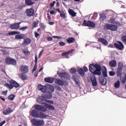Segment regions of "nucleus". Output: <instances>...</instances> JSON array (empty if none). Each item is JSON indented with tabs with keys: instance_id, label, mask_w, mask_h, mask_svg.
Instances as JSON below:
<instances>
[{
	"instance_id": "1",
	"label": "nucleus",
	"mask_w": 126,
	"mask_h": 126,
	"mask_svg": "<svg viewBox=\"0 0 126 126\" xmlns=\"http://www.w3.org/2000/svg\"><path fill=\"white\" fill-rule=\"evenodd\" d=\"M101 67L99 64H90L89 65V70L94 75H100L101 74Z\"/></svg>"
},
{
	"instance_id": "2",
	"label": "nucleus",
	"mask_w": 126,
	"mask_h": 126,
	"mask_svg": "<svg viewBox=\"0 0 126 126\" xmlns=\"http://www.w3.org/2000/svg\"><path fill=\"white\" fill-rule=\"evenodd\" d=\"M31 115L33 118H40V119H46L47 118V115H45L43 112L38 111L35 109L32 110Z\"/></svg>"
},
{
	"instance_id": "3",
	"label": "nucleus",
	"mask_w": 126,
	"mask_h": 126,
	"mask_svg": "<svg viewBox=\"0 0 126 126\" xmlns=\"http://www.w3.org/2000/svg\"><path fill=\"white\" fill-rule=\"evenodd\" d=\"M9 83L10 84L6 83L5 84V86L8 87L9 89H13L14 87H15V88H18V87L20 86V85H19L18 83L13 80H10Z\"/></svg>"
},
{
	"instance_id": "4",
	"label": "nucleus",
	"mask_w": 126,
	"mask_h": 126,
	"mask_svg": "<svg viewBox=\"0 0 126 126\" xmlns=\"http://www.w3.org/2000/svg\"><path fill=\"white\" fill-rule=\"evenodd\" d=\"M8 35H9L10 36H11V35H16L15 38V39H16V40H21L22 39H25V34H20V32H11L8 33Z\"/></svg>"
},
{
	"instance_id": "5",
	"label": "nucleus",
	"mask_w": 126,
	"mask_h": 126,
	"mask_svg": "<svg viewBox=\"0 0 126 126\" xmlns=\"http://www.w3.org/2000/svg\"><path fill=\"white\" fill-rule=\"evenodd\" d=\"M5 63H6V64L12 65H16V64H17L16 63V60L10 57H7L5 59Z\"/></svg>"
},
{
	"instance_id": "6",
	"label": "nucleus",
	"mask_w": 126,
	"mask_h": 126,
	"mask_svg": "<svg viewBox=\"0 0 126 126\" xmlns=\"http://www.w3.org/2000/svg\"><path fill=\"white\" fill-rule=\"evenodd\" d=\"M32 123L33 124V126H44L45 122H44V120H38L33 119L32 120Z\"/></svg>"
},
{
	"instance_id": "7",
	"label": "nucleus",
	"mask_w": 126,
	"mask_h": 126,
	"mask_svg": "<svg viewBox=\"0 0 126 126\" xmlns=\"http://www.w3.org/2000/svg\"><path fill=\"white\" fill-rule=\"evenodd\" d=\"M114 47L120 51H123L125 49V46L123 44V42L119 40L114 43Z\"/></svg>"
},
{
	"instance_id": "8",
	"label": "nucleus",
	"mask_w": 126,
	"mask_h": 126,
	"mask_svg": "<svg viewBox=\"0 0 126 126\" xmlns=\"http://www.w3.org/2000/svg\"><path fill=\"white\" fill-rule=\"evenodd\" d=\"M83 26L92 27L93 28H94V27L96 26V25L93 22H92L91 21H88L87 22V20H84L83 24Z\"/></svg>"
},
{
	"instance_id": "9",
	"label": "nucleus",
	"mask_w": 126,
	"mask_h": 126,
	"mask_svg": "<svg viewBox=\"0 0 126 126\" xmlns=\"http://www.w3.org/2000/svg\"><path fill=\"white\" fill-rule=\"evenodd\" d=\"M105 28L107 30H110V31H117L118 30V27L115 25L107 24L105 25Z\"/></svg>"
},
{
	"instance_id": "10",
	"label": "nucleus",
	"mask_w": 126,
	"mask_h": 126,
	"mask_svg": "<svg viewBox=\"0 0 126 126\" xmlns=\"http://www.w3.org/2000/svg\"><path fill=\"white\" fill-rule=\"evenodd\" d=\"M59 77L61 78H64V79H70V76L67 73L61 72L58 74Z\"/></svg>"
},
{
	"instance_id": "11",
	"label": "nucleus",
	"mask_w": 126,
	"mask_h": 126,
	"mask_svg": "<svg viewBox=\"0 0 126 126\" xmlns=\"http://www.w3.org/2000/svg\"><path fill=\"white\" fill-rule=\"evenodd\" d=\"M25 12L27 16L31 17V16H33L34 10L33 8H31L30 9H27Z\"/></svg>"
},
{
	"instance_id": "12",
	"label": "nucleus",
	"mask_w": 126,
	"mask_h": 126,
	"mask_svg": "<svg viewBox=\"0 0 126 126\" xmlns=\"http://www.w3.org/2000/svg\"><path fill=\"white\" fill-rule=\"evenodd\" d=\"M20 70L22 73H28V71H29V67L26 65H22L20 66Z\"/></svg>"
},
{
	"instance_id": "13",
	"label": "nucleus",
	"mask_w": 126,
	"mask_h": 126,
	"mask_svg": "<svg viewBox=\"0 0 126 126\" xmlns=\"http://www.w3.org/2000/svg\"><path fill=\"white\" fill-rule=\"evenodd\" d=\"M34 109L37 110V111H40V112H46L47 108L42 105L37 104L34 106Z\"/></svg>"
},
{
	"instance_id": "14",
	"label": "nucleus",
	"mask_w": 126,
	"mask_h": 126,
	"mask_svg": "<svg viewBox=\"0 0 126 126\" xmlns=\"http://www.w3.org/2000/svg\"><path fill=\"white\" fill-rule=\"evenodd\" d=\"M47 90H48V92H49L50 93L49 96H47V98L48 99H51V98H52V97L53 96V95H52V93H53V92L55 91V88H54V86L50 85L48 87Z\"/></svg>"
},
{
	"instance_id": "15",
	"label": "nucleus",
	"mask_w": 126,
	"mask_h": 126,
	"mask_svg": "<svg viewBox=\"0 0 126 126\" xmlns=\"http://www.w3.org/2000/svg\"><path fill=\"white\" fill-rule=\"evenodd\" d=\"M37 102L41 105H46V98L44 96H40L37 99Z\"/></svg>"
},
{
	"instance_id": "16",
	"label": "nucleus",
	"mask_w": 126,
	"mask_h": 126,
	"mask_svg": "<svg viewBox=\"0 0 126 126\" xmlns=\"http://www.w3.org/2000/svg\"><path fill=\"white\" fill-rule=\"evenodd\" d=\"M116 18H117L116 17H113L111 18L109 20V22L112 24H115V25H117V26H120V25H121V23H120L119 21H115V20H116Z\"/></svg>"
},
{
	"instance_id": "17",
	"label": "nucleus",
	"mask_w": 126,
	"mask_h": 126,
	"mask_svg": "<svg viewBox=\"0 0 126 126\" xmlns=\"http://www.w3.org/2000/svg\"><path fill=\"white\" fill-rule=\"evenodd\" d=\"M37 88L39 91H41V92H43V93H46L47 92V90H48L47 86H42L41 85H39Z\"/></svg>"
},
{
	"instance_id": "18",
	"label": "nucleus",
	"mask_w": 126,
	"mask_h": 126,
	"mask_svg": "<svg viewBox=\"0 0 126 126\" xmlns=\"http://www.w3.org/2000/svg\"><path fill=\"white\" fill-rule=\"evenodd\" d=\"M98 42L101 43V44H103V45H104V46H108V45H109L108 41H107L106 39L104 38H99L98 39Z\"/></svg>"
},
{
	"instance_id": "19",
	"label": "nucleus",
	"mask_w": 126,
	"mask_h": 126,
	"mask_svg": "<svg viewBox=\"0 0 126 126\" xmlns=\"http://www.w3.org/2000/svg\"><path fill=\"white\" fill-rule=\"evenodd\" d=\"M55 82L56 84H58V85H60V86H63V85H64V82L61 79H55Z\"/></svg>"
},
{
	"instance_id": "20",
	"label": "nucleus",
	"mask_w": 126,
	"mask_h": 126,
	"mask_svg": "<svg viewBox=\"0 0 126 126\" xmlns=\"http://www.w3.org/2000/svg\"><path fill=\"white\" fill-rule=\"evenodd\" d=\"M20 23H16L13 25H11L10 26V28L11 29H14L15 30H17V29H19V26L20 25Z\"/></svg>"
},
{
	"instance_id": "21",
	"label": "nucleus",
	"mask_w": 126,
	"mask_h": 126,
	"mask_svg": "<svg viewBox=\"0 0 126 126\" xmlns=\"http://www.w3.org/2000/svg\"><path fill=\"white\" fill-rule=\"evenodd\" d=\"M13 112V110L10 108H8L6 110H4L3 111V115H9L11 113H12Z\"/></svg>"
},
{
	"instance_id": "22",
	"label": "nucleus",
	"mask_w": 126,
	"mask_h": 126,
	"mask_svg": "<svg viewBox=\"0 0 126 126\" xmlns=\"http://www.w3.org/2000/svg\"><path fill=\"white\" fill-rule=\"evenodd\" d=\"M44 107H46L48 110H50L51 111H55V107L51 104L46 103L45 105H44Z\"/></svg>"
},
{
	"instance_id": "23",
	"label": "nucleus",
	"mask_w": 126,
	"mask_h": 126,
	"mask_svg": "<svg viewBox=\"0 0 126 126\" xmlns=\"http://www.w3.org/2000/svg\"><path fill=\"white\" fill-rule=\"evenodd\" d=\"M31 39L29 38H24L23 44L24 45H30V44H31Z\"/></svg>"
},
{
	"instance_id": "24",
	"label": "nucleus",
	"mask_w": 126,
	"mask_h": 126,
	"mask_svg": "<svg viewBox=\"0 0 126 126\" xmlns=\"http://www.w3.org/2000/svg\"><path fill=\"white\" fill-rule=\"evenodd\" d=\"M109 65L111 67H116L117 66V62L114 60L109 62Z\"/></svg>"
},
{
	"instance_id": "25",
	"label": "nucleus",
	"mask_w": 126,
	"mask_h": 126,
	"mask_svg": "<svg viewBox=\"0 0 126 126\" xmlns=\"http://www.w3.org/2000/svg\"><path fill=\"white\" fill-rule=\"evenodd\" d=\"M44 81L45 82H48V83H53L54 82V78L52 77H46L44 78Z\"/></svg>"
},
{
	"instance_id": "26",
	"label": "nucleus",
	"mask_w": 126,
	"mask_h": 126,
	"mask_svg": "<svg viewBox=\"0 0 126 126\" xmlns=\"http://www.w3.org/2000/svg\"><path fill=\"white\" fill-rule=\"evenodd\" d=\"M19 78L23 81L27 80V75L25 74V73H22L19 75Z\"/></svg>"
},
{
	"instance_id": "27",
	"label": "nucleus",
	"mask_w": 126,
	"mask_h": 126,
	"mask_svg": "<svg viewBox=\"0 0 126 126\" xmlns=\"http://www.w3.org/2000/svg\"><path fill=\"white\" fill-rule=\"evenodd\" d=\"M73 52V49H71L70 50L68 51V52H65L62 53V57H66L68 56L69 54H71Z\"/></svg>"
},
{
	"instance_id": "28",
	"label": "nucleus",
	"mask_w": 126,
	"mask_h": 126,
	"mask_svg": "<svg viewBox=\"0 0 126 126\" xmlns=\"http://www.w3.org/2000/svg\"><path fill=\"white\" fill-rule=\"evenodd\" d=\"M76 40L74 37H68L66 39V41L67 43H69V44H71V43H74L75 42Z\"/></svg>"
},
{
	"instance_id": "29",
	"label": "nucleus",
	"mask_w": 126,
	"mask_h": 126,
	"mask_svg": "<svg viewBox=\"0 0 126 126\" xmlns=\"http://www.w3.org/2000/svg\"><path fill=\"white\" fill-rule=\"evenodd\" d=\"M35 64L33 68L32 69V72H34L37 69V63H38V58H37V55L35 56Z\"/></svg>"
},
{
	"instance_id": "30",
	"label": "nucleus",
	"mask_w": 126,
	"mask_h": 126,
	"mask_svg": "<svg viewBox=\"0 0 126 126\" xmlns=\"http://www.w3.org/2000/svg\"><path fill=\"white\" fill-rule=\"evenodd\" d=\"M99 20L100 21H104L106 19L107 16L104 13H102L99 14Z\"/></svg>"
},
{
	"instance_id": "31",
	"label": "nucleus",
	"mask_w": 126,
	"mask_h": 126,
	"mask_svg": "<svg viewBox=\"0 0 126 126\" xmlns=\"http://www.w3.org/2000/svg\"><path fill=\"white\" fill-rule=\"evenodd\" d=\"M68 12L70 15H71L73 17H75L76 16V13L73 11V10L69 9L68 10Z\"/></svg>"
},
{
	"instance_id": "32",
	"label": "nucleus",
	"mask_w": 126,
	"mask_h": 126,
	"mask_svg": "<svg viewBox=\"0 0 126 126\" xmlns=\"http://www.w3.org/2000/svg\"><path fill=\"white\" fill-rule=\"evenodd\" d=\"M103 70H102V74L104 76V77H107L108 74L107 73V68L106 67H103Z\"/></svg>"
},
{
	"instance_id": "33",
	"label": "nucleus",
	"mask_w": 126,
	"mask_h": 126,
	"mask_svg": "<svg viewBox=\"0 0 126 126\" xmlns=\"http://www.w3.org/2000/svg\"><path fill=\"white\" fill-rule=\"evenodd\" d=\"M60 16L62 18H66V12L65 11H61L60 13Z\"/></svg>"
},
{
	"instance_id": "34",
	"label": "nucleus",
	"mask_w": 126,
	"mask_h": 126,
	"mask_svg": "<svg viewBox=\"0 0 126 126\" xmlns=\"http://www.w3.org/2000/svg\"><path fill=\"white\" fill-rule=\"evenodd\" d=\"M25 2L27 5H33L34 3L32 0H25Z\"/></svg>"
},
{
	"instance_id": "35",
	"label": "nucleus",
	"mask_w": 126,
	"mask_h": 126,
	"mask_svg": "<svg viewBox=\"0 0 126 126\" xmlns=\"http://www.w3.org/2000/svg\"><path fill=\"white\" fill-rule=\"evenodd\" d=\"M92 83L93 86H97V80H96V78H94V79H91Z\"/></svg>"
},
{
	"instance_id": "36",
	"label": "nucleus",
	"mask_w": 126,
	"mask_h": 126,
	"mask_svg": "<svg viewBox=\"0 0 126 126\" xmlns=\"http://www.w3.org/2000/svg\"><path fill=\"white\" fill-rule=\"evenodd\" d=\"M78 72L82 76H84V70L82 68H80L78 70Z\"/></svg>"
},
{
	"instance_id": "37",
	"label": "nucleus",
	"mask_w": 126,
	"mask_h": 126,
	"mask_svg": "<svg viewBox=\"0 0 126 126\" xmlns=\"http://www.w3.org/2000/svg\"><path fill=\"white\" fill-rule=\"evenodd\" d=\"M116 74L117 76H122V69H117Z\"/></svg>"
},
{
	"instance_id": "38",
	"label": "nucleus",
	"mask_w": 126,
	"mask_h": 126,
	"mask_svg": "<svg viewBox=\"0 0 126 126\" xmlns=\"http://www.w3.org/2000/svg\"><path fill=\"white\" fill-rule=\"evenodd\" d=\"M120 85H121V83H120V81H117V82H116L114 84V86L115 88H120Z\"/></svg>"
},
{
	"instance_id": "39",
	"label": "nucleus",
	"mask_w": 126,
	"mask_h": 126,
	"mask_svg": "<svg viewBox=\"0 0 126 126\" xmlns=\"http://www.w3.org/2000/svg\"><path fill=\"white\" fill-rule=\"evenodd\" d=\"M121 41L123 43L126 44V35H123L121 37Z\"/></svg>"
},
{
	"instance_id": "40",
	"label": "nucleus",
	"mask_w": 126,
	"mask_h": 126,
	"mask_svg": "<svg viewBox=\"0 0 126 126\" xmlns=\"http://www.w3.org/2000/svg\"><path fill=\"white\" fill-rule=\"evenodd\" d=\"M38 24H39V21L38 20H37V22L35 21L33 23L32 27L33 28H35V27H37Z\"/></svg>"
},
{
	"instance_id": "41",
	"label": "nucleus",
	"mask_w": 126,
	"mask_h": 126,
	"mask_svg": "<svg viewBox=\"0 0 126 126\" xmlns=\"http://www.w3.org/2000/svg\"><path fill=\"white\" fill-rule=\"evenodd\" d=\"M99 81H100V84H101V85H106V82H105V79L101 78L99 80Z\"/></svg>"
},
{
	"instance_id": "42",
	"label": "nucleus",
	"mask_w": 126,
	"mask_h": 126,
	"mask_svg": "<svg viewBox=\"0 0 126 126\" xmlns=\"http://www.w3.org/2000/svg\"><path fill=\"white\" fill-rule=\"evenodd\" d=\"M123 66H124V64H123V63H122L121 62H119L118 63V68L117 69H123Z\"/></svg>"
},
{
	"instance_id": "43",
	"label": "nucleus",
	"mask_w": 126,
	"mask_h": 126,
	"mask_svg": "<svg viewBox=\"0 0 126 126\" xmlns=\"http://www.w3.org/2000/svg\"><path fill=\"white\" fill-rule=\"evenodd\" d=\"M14 97H15V95L11 94L8 97V99L10 101H12L14 99Z\"/></svg>"
},
{
	"instance_id": "44",
	"label": "nucleus",
	"mask_w": 126,
	"mask_h": 126,
	"mask_svg": "<svg viewBox=\"0 0 126 126\" xmlns=\"http://www.w3.org/2000/svg\"><path fill=\"white\" fill-rule=\"evenodd\" d=\"M46 25L45 24H44V23H41L40 24V28H41V29H43V30H45V29H46Z\"/></svg>"
},
{
	"instance_id": "45",
	"label": "nucleus",
	"mask_w": 126,
	"mask_h": 126,
	"mask_svg": "<svg viewBox=\"0 0 126 126\" xmlns=\"http://www.w3.org/2000/svg\"><path fill=\"white\" fill-rule=\"evenodd\" d=\"M98 16V14L97 13H94L93 16L92 17V19H96Z\"/></svg>"
},
{
	"instance_id": "46",
	"label": "nucleus",
	"mask_w": 126,
	"mask_h": 126,
	"mask_svg": "<svg viewBox=\"0 0 126 126\" xmlns=\"http://www.w3.org/2000/svg\"><path fill=\"white\" fill-rule=\"evenodd\" d=\"M27 29H28V27L25 26L20 28L19 30H22V31H25V30H27Z\"/></svg>"
},
{
	"instance_id": "47",
	"label": "nucleus",
	"mask_w": 126,
	"mask_h": 126,
	"mask_svg": "<svg viewBox=\"0 0 126 126\" xmlns=\"http://www.w3.org/2000/svg\"><path fill=\"white\" fill-rule=\"evenodd\" d=\"M48 103V104H52V105L54 104V101L53 100H49L46 99V104Z\"/></svg>"
},
{
	"instance_id": "48",
	"label": "nucleus",
	"mask_w": 126,
	"mask_h": 126,
	"mask_svg": "<svg viewBox=\"0 0 126 126\" xmlns=\"http://www.w3.org/2000/svg\"><path fill=\"white\" fill-rule=\"evenodd\" d=\"M70 72H71V73H75V72H76V69L75 68H71L70 70Z\"/></svg>"
},
{
	"instance_id": "49",
	"label": "nucleus",
	"mask_w": 126,
	"mask_h": 126,
	"mask_svg": "<svg viewBox=\"0 0 126 126\" xmlns=\"http://www.w3.org/2000/svg\"><path fill=\"white\" fill-rule=\"evenodd\" d=\"M115 74H116V73L113 71H111L109 72V75H110V76H114Z\"/></svg>"
},
{
	"instance_id": "50",
	"label": "nucleus",
	"mask_w": 126,
	"mask_h": 126,
	"mask_svg": "<svg viewBox=\"0 0 126 126\" xmlns=\"http://www.w3.org/2000/svg\"><path fill=\"white\" fill-rule=\"evenodd\" d=\"M59 46H63L65 45V43L63 41H60L59 42Z\"/></svg>"
},
{
	"instance_id": "51",
	"label": "nucleus",
	"mask_w": 126,
	"mask_h": 126,
	"mask_svg": "<svg viewBox=\"0 0 126 126\" xmlns=\"http://www.w3.org/2000/svg\"><path fill=\"white\" fill-rule=\"evenodd\" d=\"M24 54H25V55H26V56H28L29 55V54H30V53L29 52V51L28 50H25L23 52Z\"/></svg>"
},
{
	"instance_id": "52",
	"label": "nucleus",
	"mask_w": 126,
	"mask_h": 126,
	"mask_svg": "<svg viewBox=\"0 0 126 126\" xmlns=\"http://www.w3.org/2000/svg\"><path fill=\"white\" fill-rule=\"evenodd\" d=\"M47 41L49 42L53 41V37L52 36H48L47 38Z\"/></svg>"
},
{
	"instance_id": "53",
	"label": "nucleus",
	"mask_w": 126,
	"mask_h": 126,
	"mask_svg": "<svg viewBox=\"0 0 126 126\" xmlns=\"http://www.w3.org/2000/svg\"><path fill=\"white\" fill-rule=\"evenodd\" d=\"M53 37L55 39H63V37L57 35L53 36Z\"/></svg>"
},
{
	"instance_id": "54",
	"label": "nucleus",
	"mask_w": 126,
	"mask_h": 126,
	"mask_svg": "<svg viewBox=\"0 0 126 126\" xmlns=\"http://www.w3.org/2000/svg\"><path fill=\"white\" fill-rule=\"evenodd\" d=\"M2 93L3 95H4V96H6L7 95V90L3 91Z\"/></svg>"
},
{
	"instance_id": "55",
	"label": "nucleus",
	"mask_w": 126,
	"mask_h": 126,
	"mask_svg": "<svg viewBox=\"0 0 126 126\" xmlns=\"http://www.w3.org/2000/svg\"><path fill=\"white\" fill-rule=\"evenodd\" d=\"M34 36L35 38H37V37H39V36H40V34H39L38 32H34Z\"/></svg>"
},
{
	"instance_id": "56",
	"label": "nucleus",
	"mask_w": 126,
	"mask_h": 126,
	"mask_svg": "<svg viewBox=\"0 0 126 126\" xmlns=\"http://www.w3.org/2000/svg\"><path fill=\"white\" fill-rule=\"evenodd\" d=\"M56 88L58 91H61L62 90V88L60 86H57Z\"/></svg>"
},
{
	"instance_id": "57",
	"label": "nucleus",
	"mask_w": 126,
	"mask_h": 126,
	"mask_svg": "<svg viewBox=\"0 0 126 126\" xmlns=\"http://www.w3.org/2000/svg\"><path fill=\"white\" fill-rule=\"evenodd\" d=\"M47 18L48 19V21H51V16H50V14L49 13L47 14Z\"/></svg>"
},
{
	"instance_id": "58",
	"label": "nucleus",
	"mask_w": 126,
	"mask_h": 126,
	"mask_svg": "<svg viewBox=\"0 0 126 126\" xmlns=\"http://www.w3.org/2000/svg\"><path fill=\"white\" fill-rule=\"evenodd\" d=\"M83 70H84V72H85L88 71V69L87 68V67H86V66H84L83 67Z\"/></svg>"
},
{
	"instance_id": "59",
	"label": "nucleus",
	"mask_w": 126,
	"mask_h": 126,
	"mask_svg": "<svg viewBox=\"0 0 126 126\" xmlns=\"http://www.w3.org/2000/svg\"><path fill=\"white\" fill-rule=\"evenodd\" d=\"M4 124H5V121H3L2 122H1L0 123V126H3V125H4Z\"/></svg>"
},
{
	"instance_id": "60",
	"label": "nucleus",
	"mask_w": 126,
	"mask_h": 126,
	"mask_svg": "<svg viewBox=\"0 0 126 126\" xmlns=\"http://www.w3.org/2000/svg\"><path fill=\"white\" fill-rule=\"evenodd\" d=\"M49 25H54V24H55V22H51L50 21H49Z\"/></svg>"
},
{
	"instance_id": "61",
	"label": "nucleus",
	"mask_w": 126,
	"mask_h": 126,
	"mask_svg": "<svg viewBox=\"0 0 126 126\" xmlns=\"http://www.w3.org/2000/svg\"><path fill=\"white\" fill-rule=\"evenodd\" d=\"M43 52H44V50H42L40 52V53L39 54L38 58H40L41 55H42V54H43Z\"/></svg>"
},
{
	"instance_id": "62",
	"label": "nucleus",
	"mask_w": 126,
	"mask_h": 126,
	"mask_svg": "<svg viewBox=\"0 0 126 126\" xmlns=\"http://www.w3.org/2000/svg\"><path fill=\"white\" fill-rule=\"evenodd\" d=\"M55 3H56V1H54L51 4V7H53L54 5H55Z\"/></svg>"
},
{
	"instance_id": "63",
	"label": "nucleus",
	"mask_w": 126,
	"mask_h": 126,
	"mask_svg": "<svg viewBox=\"0 0 126 126\" xmlns=\"http://www.w3.org/2000/svg\"><path fill=\"white\" fill-rule=\"evenodd\" d=\"M108 47H109V48H114V44H110L109 45Z\"/></svg>"
},
{
	"instance_id": "64",
	"label": "nucleus",
	"mask_w": 126,
	"mask_h": 126,
	"mask_svg": "<svg viewBox=\"0 0 126 126\" xmlns=\"http://www.w3.org/2000/svg\"><path fill=\"white\" fill-rule=\"evenodd\" d=\"M0 99H1L2 101H5V99L3 98V96H0Z\"/></svg>"
}]
</instances>
